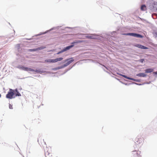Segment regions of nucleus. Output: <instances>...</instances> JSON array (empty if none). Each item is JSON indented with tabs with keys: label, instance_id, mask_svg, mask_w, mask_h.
Listing matches in <instances>:
<instances>
[{
	"label": "nucleus",
	"instance_id": "nucleus-1",
	"mask_svg": "<svg viewBox=\"0 0 157 157\" xmlns=\"http://www.w3.org/2000/svg\"><path fill=\"white\" fill-rule=\"evenodd\" d=\"M74 61V59H73L72 58L66 59L65 60V61H67V62L62 66L58 67V69H60L65 67L71 64Z\"/></svg>",
	"mask_w": 157,
	"mask_h": 157
},
{
	"label": "nucleus",
	"instance_id": "nucleus-2",
	"mask_svg": "<svg viewBox=\"0 0 157 157\" xmlns=\"http://www.w3.org/2000/svg\"><path fill=\"white\" fill-rule=\"evenodd\" d=\"M14 91L11 89H10L7 94L6 95V98H8L12 99L13 98V96L14 95Z\"/></svg>",
	"mask_w": 157,
	"mask_h": 157
},
{
	"label": "nucleus",
	"instance_id": "nucleus-3",
	"mask_svg": "<svg viewBox=\"0 0 157 157\" xmlns=\"http://www.w3.org/2000/svg\"><path fill=\"white\" fill-rule=\"evenodd\" d=\"M82 42V41L81 40H78V41H74L72 43H71V44H72L73 45H71L69 46H68L67 47H66L65 48L63 49L64 51L65 52L70 49L71 48H72L74 46V44L75 43H81Z\"/></svg>",
	"mask_w": 157,
	"mask_h": 157
},
{
	"label": "nucleus",
	"instance_id": "nucleus-4",
	"mask_svg": "<svg viewBox=\"0 0 157 157\" xmlns=\"http://www.w3.org/2000/svg\"><path fill=\"white\" fill-rule=\"evenodd\" d=\"M144 140V139L143 138H141L139 136L137 137L135 139V141L139 144L143 143Z\"/></svg>",
	"mask_w": 157,
	"mask_h": 157
},
{
	"label": "nucleus",
	"instance_id": "nucleus-5",
	"mask_svg": "<svg viewBox=\"0 0 157 157\" xmlns=\"http://www.w3.org/2000/svg\"><path fill=\"white\" fill-rule=\"evenodd\" d=\"M134 46L138 47V48H141V49H147L148 48L146 47H145L144 46L140 44H137L134 45Z\"/></svg>",
	"mask_w": 157,
	"mask_h": 157
},
{
	"label": "nucleus",
	"instance_id": "nucleus-6",
	"mask_svg": "<svg viewBox=\"0 0 157 157\" xmlns=\"http://www.w3.org/2000/svg\"><path fill=\"white\" fill-rule=\"evenodd\" d=\"M46 48L45 47L42 46L40 47L35 48V49H30L29 50L30 52H34L37 51H38L39 50L43 49Z\"/></svg>",
	"mask_w": 157,
	"mask_h": 157
},
{
	"label": "nucleus",
	"instance_id": "nucleus-7",
	"mask_svg": "<svg viewBox=\"0 0 157 157\" xmlns=\"http://www.w3.org/2000/svg\"><path fill=\"white\" fill-rule=\"evenodd\" d=\"M119 75L120 76H121L123 77H124V78H127V79H128L129 80H132L133 81H136V80L135 79H134V78L128 77L125 75H123L121 74H119Z\"/></svg>",
	"mask_w": 157,
	"mask_h": 157
},
{
	"label": "nucleus",
	"instance_id": "nucleus-8",
	"mask_svg": "<svg viewBox=\"0 0 157 157\" xmlns=\"http://www.w3.org/2000/svg\"><path fill=\"white\" fill-rule=\"evenodd\" d=\"M17 67L21 69L22 70L24 71H27V67H24L22 66H19Z\"/></svg>",
	"mask_w": 157,
	"mask_h": 157
},
{
	"label": "nucleus",
	"instance_id": "nucleus-9",
	"mask_svg": "<svg viewBox=\"0 0 157 157\" xmlns=\"http://www.w3.org/2000/svg\"><path fill=\"white\" fill-rule=\"evenodd\" d=\"M145 71L146 73H151L153 71V69L152 68H148L146 69Z\"/></svg>",
	"mask_w": 157,
	"mask_h": 157
},
{
	"label": "nucleus",
	"instance_id": "nucleus-10",
	"mask_svg": "<svg viewBox=\"0 0 157 157\" xmlns=\"http://www.w3.org/2000/svg\"><path fill=\"white\" fill-rule=\"evenodd\" d=\"M137 76L139 77H145L146 76V75L144 73H140L138 74H137Z\"/></svg>",
	"mask_w": 157,
	"mask_h": 157
},
{
	"label": "nucleus",
	"instance_id": "nucleus-11",
	"mask_svg": "<svg viewBox=\"0 0 157 157\" xmlns=\"http://www.w3.org/2000/svg\"><path fill=\"white\" fill-rule=\"evenodd\" d=\"M63 59V58L62 57L58 58L56 59H53V63L57 62L58 61H60L62 60Z\"/></svg>",
	"mask_w": 157,
	"mask_h": 157
},
{
	"label": "nucleus",
	"instance_id": "nucleus-12",
	"mask_svg": "<svg viewBox=\"0 0 157 157\" xmlns=\"http://www.w3.org/2000/svg\"><path fill=\"white\" fill-rule=\"evenodd\" d=\"M45 155L46 157H51L52 156V153H49L48 151L45 152Z\"/></svg>",
	"mask_w": 157,
	"mask_h": 157
},
{
	"label": "nucleus",
	"instance_id": "nucleus-13",
	"mask_svg": "<svg viewBox=\"0 0 157 157\" xmlns=\"http://www.w3.org/2000/svg\"><path fill=\"white\" fill-rule=\"evenodd\" d=\"M133 154L134 155V156H135V157H140V155L139 154L138 152L135 151L134 152Z\"/></svg>",
	"mask_w": 157,
	"mask_h": 157
},
{
	"label": "nucleus",
	"instance_id": "nucleus-14",
	"mask_svg": "<svg viewBox=\"0 0 157 157\" xmlns=\"http://www.w3.org/2000/svg\"><path fill=\"white\" fill-rule=\"evenodd\" d=\"M146 6L145 5H142L141 7V10L142 11H145L146 10Z\"/></svg>",
	"mask_w": 157,
	"mask_h": 157
},
{
	"label": "nucleus",
	"instance_id": "nucleus-15",
	"mask_svg": "<svg viewBox=\"0 0 157 157\" xmlns=\"http://www.w3.org/2000/svg\"><path fill=\"white\" fill-rule=\"evenodd\" d=\"M134 37H137V38H142L143 37V36H142V35H140V34H136V33H134Z\"/></svg>",
	"mask_w": 157,
	"mask_h": 157
},
{
	"label": "nucleus",
	"instance_id": "nucleus-16",
	"mask_svg": "<svg viewBox=\"0 0 157 157\" xmlns=\"http://www.w3.org/2000/svg\"><path fill=\"white\" fill-rule=\"evenodd\" d=\"M27 71H35L37 72H38L39 71L38 70H36L35 71H34L33 69H31L30 68H29V67H27Z\"/></svg>",
	"mask_w": 157,
	"mask_h": 157
},
{
	"label": "nucleus",
	"instance_id": "nucleus-17",
	"mask_svg": "<svg viewBox=\"0 0 157 157\" xmlns=\"http://www.w3.org/2000/svg\"><path fill=\"white\" fill-rule=\"evenodd\" d=\"M135 33H124L123 34L125 35L130 36H134Z\"/></svg>",
	"mask_w": 157,
	"mask_h": 157
},
{
	"label": "nucleus",
	"instance_id": "nucleus-18",
	"mask_svg": "<svg viewBox=\"0 0 157 157\" xmlns=\"http://www.w3.org/2000/svg\"><path fill=\"white\" fill-rule=\"evenodd\" d=\"M53 59H46L45 60V62H48V63H53Z\"/></svg>",
	"mask_w": 157,
	"mask_h": 157
},
{
	"label": "nucleus",
	"instance_id": "nucleus-19",
	"mask_svg": "<svg viewBox=\"0 0 157 157\" xmlns=\"http://www.w3.org/2000/svg\"><path fill=\"white\" fill-rule=\"evenodd\" d=\"M152 16L153 19H156L157 18V14L153 13L152 15Z\"/></svg>",
	"mask_w": 157,
	"mask_h": 157
},
{
	"label": "nucleus",
	"instance_id": "nucleus-20",
	"mask_svg": "<svg viewBox=\"0 0 157 157\" xmlns=\"http://www.w3.org/2000/svg\"><path fill=\"white\" fill-rule=\"evenodd\" d=\"M15 91L17 92V94H16V96H21V94L18 91V90L17 89H16L15 90Z\"/></svg>",
	"mask_w": 157,
	"mask_h": 157
},
{
	"label": "nucleus",
	"instance_id": "nucleus-21",
	"mask_svg": "<svg viewBox=\"0 0 157 157\" xmlns=\"http://www.w3.org/2000/svg\"><path fill=\"white\" fill-rule=\"evenodd\" d=\"M86 37L91 39H94V38L92 36H86Z\"/></svg>",
	"mask_w": 157,
	"mask_h": 157
},
{
	"label": "nucleus",
	"instance_id": "nucleus-22",
	"mask_svg": "<svg viewBox=\"0 0 157 157\" xmlns=\"http://www.w3.org/2000/svg\"><path fill=\"white\" fill-rule=\"evenodd\" d=\"M9 108L10 109H13V108L12 105H11L10 104H9Z\"/></svg>",
	"mask_w": 157,
	"mask_h": 157
},
{
	"label": "nucleus",
	"instance_id": "nucleus-23",
	"mask_svg": "<svg viewBox=\"0 0 157 157\" xmlns=\"http://www.w3.org/2000/svg\"><path fill=\"white\" fill-rule=\"evenodd\" d=\"M65 52V51H64V50H63H63H62V51H60V52H58V53H57V54H60V53H62L63 52Z\"/></svg>",
	"mask_w": 157,
	"mask_h": 157
},
{
	"label": "nucleus",
	"instance_id": "nucleus-24",
	"mask_svg": "<svg viewBox=\"0 0 157 157\" xmlns=\"http://www.w3.org/2000/svg\"><path fill=\"white\" fill-rule=\"evenodd\" d=\"M144 59H141L139 60V61L140 62L143 63L144 61Z\"/></svg>",
	"mask_w": 157,
	"mask_h": 157
},
{
	"label": "nucleus",
	"instance_id": "nucleus-25",
	"mask_svg": "<svg viewBox=\"0 0 157 157\" xmlns=\"http://www.w3.org/2000/svg\"><path fill=\"white\" fill-rule=\"evenodd\" d=\"M156 36L155 37L157 38V32L155 33Z\"/></svg>",
	"mask_w": 157,
	"mask_h": 157
},
{
	"label": "nucleus",
	"instance_id": "nucleus-26",
	"mask_svg": "<svg viewBox=\"0 0 157 157\" xmlns=\"http://www.w3.org/2000/svg\"><path fill=\"white\" fill-rule=\"evenodd\" d=\"M154 73L155 74H157V71L156 72H154Z\"/></svg>",
	"mask_w": 157,
	"mask_h": 157
},
{
	"label": "nucleus",
	"instance_id": "nucleus-27",
	"mask_svg": "<svg viewBox=\"0 0 157 157\" xmlns=\"http://www.w3.org/2000/svg\"><path fill=\"white\" fill-rule=\"evenodd\" d=\"M1 94H0V98L1 97Z\"/></svg>",
	"mask_w": 157,
	"mask_h": 157
},
{
	"label": "nucleus",
	"instance_id": "nucleus-28",
	"mask_svg": "<svg viewBox=\"0 0 157 157\" xmlns=\"http://www.w3.org/2000/svg\"><path fill=\"white\" fill-rule=\"evenodd\" d=\"M151 10H152V9L151 8L150 9Z\"/></svg>",
	"mask_w": 157,
	"mask_h": 157
},
{
	"label": "nucleus",
	"instance_id": "nucleus-29",
	"mask_svg": "<svg viewBox=\"0 0 157 157\" xmlns=\"http://www.w3.org/2000/svg\"><path fill=\"white\" fill-rule=\"evenodd\" d=\"M38 141L39 142V139L38 140Z\"/></svg>",
	"mask_w": 157,
	"mask_h": 157
}]
</instances>
